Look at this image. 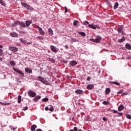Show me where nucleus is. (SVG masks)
<instances>
[{
  "instance_id": "1",
  "label": "nucleus",
  "mask_w": 131,
  "mask_h": 131,
  "mask_svg": "<svg viewBox=\"0 0 131 131\" xmlns=\"http://www.w3.org/2000/svg\"><path fill=\"white\" fill-rule=\"evenodd\" d=\"M82 24L85 26H86V25H88V27H89V28L94 29V30H96V28H97V29H100V27H99V26L97 25H94V24H90V23H89L88 20H85L84 21H83Z\"/></svg>"
},
{
  "instance_id": "2",
  "label": "nucleus",
  "mask_w": 131,
  "mask_h": 131,
  "mask_svg": "<svg viewBox=\"0 0 131 131\" xmlns=\"http://www.w3.org/2000/svg\"><path fill=\"white\" fill-rule=\"evenodd\" d=\"M90 41H93V42H95L96 43H100L102 40V37L100 35H97L95 39L91 38L90 39Z\"/></svg>"
},
{
  "instance_id": "3",
  "label": "nucleus",
  "mask_w": 131,
  "mask_h": 131,
  "mask_svg": "<svg viewBox=\"0 0 131 131\" xmlns=\"http://www.w3.org/2000/svg\"><path fill=\"white\" fill-rule=\"evenodd\" d=\"M37 78H38V80L40 81V82H42V83H43L46 85H50V82H49V81L45 80L43 77L41 76H38Z\"/></svg>"
},
{
  "instance_id": "4",
  "label": "nucleus",
  "mask_w": 131,
  "mask_h": 131,
  "mask_svg": "<svg viewBox=\"0 0 131 131\" xmlns=\"http://www.w3.org/2000/svg\"><path fill=\"white\" fill-rule=\"evenodd\" d=\"M21 6L23 7H24V8H26V9H27V10H30V11H33V8H32L30 5L27 4V3H21Z\"/></svg>"
},
{
  "instance_id": "5",
  "label": "nucleus",
  "mask_w": 131,
  "mask_h": 131,
  "mask_svg": "<svg viewBox=\"0 0 131 131\" xmlns=\"http://www.w3.org/2000/svg\"><path fill=\"white\" fill-rule=\"evenodd\" d=\"M13 70H14V71H15V72L19 73L21 77H25V76H24V73H23V72H22V71L16 68H13Z\"/></svg>"
},
{
  "instance_id": "6",
  "label": "nucleus",
  "mask_w": 131,
  "mask_h": 131,
  "mask_svg": "<svg viewBox=\"0 0 131 131\" xmlns=\"http://www.w3.org/2000/svg\"><path fill=\"white\" fill-rule=\"evenodd\" d=\"M124 92V90L123 89L120 90L119 92H117V95H120V94H121V96L124 97V96H127L128 95V92Z\"/></svg>"
},
{
  "instance_id": "7",
  "label": "nucleus",
  "mask_w": 131,
  "mask_h": 131,
  "mask_svg": "<svg viewBox=\"0 0 131 131\" xmlns=\"http://www.w3.org/2000/svg\"><path fill=\"white\" fill-rule=\"evenodd\" d=\"M28 95L29 97H30V98H34L36 96V93L35 92H33L31 90H29L28 92Z\"/></svg>"
},
{
  "instance_id": "8",
  "label": "nucleus",
  "mask_w": 131,
  "mask_h": 131,
  "mask_svg": "<svg viewBox=\"0 0 131 131\" xmlns=\"http://www.w3.org/2000/svg\"><path fill=\"white\" fill-rule=\"evenodd\" d=\"M50 49L51 50L52 52L53 53H58L59 52V49L57 48L55 46L51 45L50 46Z\"/></svg>"
},
{
  "instance_id": "9",
  "label": "nucleus",
  "mask_w": 131,
  "mask_h": 131,
  "mask_svg": "<svg viewBox=\"0 0 131 131\" xmlns=\"http://www.w3.org/2000/svg\"><path fill=\"white\" fill-rule=\"evenodd\" d=\"M117 31L118 33H121L122 35H124L125 33L123 31V27L121 26L118 28Z\"/></svg>"
},
{
  "instance_id": "10",
  "label": "nucleus",
  "mask_w": 131,
  "mask_h": 131,
  "mask_svg": "<svg viewBox=\"0 0 131 131\" xmlns=\"http://www.w3.org/2000/svg\"><path fill=\"white\" fill-rule=\"evenodd\" d=\"M17 24L19 26V28L20 29H21V28H25V27H26V25L23 21L20 22V21H18L17 23Z\"/></svg>"
},
{
  "instance_id": "11",
  "label": "nucleus",
  "mask_w": 131,
  "mask_h": 131,
  "mask_svg": "<svg viewBox=\"0 0 131 131\" xmlns=\"http://www.w3.org/2000/svg\"><path fill=\"white\" fill-rule=\"evenodd\" d=\"M9 50L12 52H18V48L16 47L10 46L9 47Z\"/></svg>"
},
{
  "instance_id": "12",
  "label": "nucleus",
  "mask_w": 131,
  "mask_h": 131,
  "mask_svg": "<svg viewBox=\"0 0 131 131\" xmlns=\"http://www.w3.org/2000/svg\"><path fill=\"white\" fill-rule=\"evenodd\" d=\"M40 98H41V97L40 96H35L34 98L33 99V101L34 102H38V100H40Z\"/></svg>"
},
{
  "instance_id": "13",
  "label": "nucleus",
  "mask_w": 131,
  "mask_h": 131,
  "mask_svg": "<svg viewBox=\"0 0 131 131\" xmlns=\"http://www.w3.org/2000/svg\"><path fill=\"white\" fill-rule=\"evenodd\" d=\"M25 71L27 73H29V74H32V70H31V69H30V68H26L25 69Z\"/></svg>"
},
{
  "instance_id": "14",
  "label": "nucleus",
  "mask_w": 131,
  "mask_h": 131,
  "mask_svg": "<svg viewBox=\"0 0 131 131\" xmlns=\"http://www.w3.org/2000/svg\"><path fill=\"white\" fill-rule=\"evenodd\" d=\"M10 36H11V37L17 38V37H18L19 35H18L17 33L16 32H11L10 33Z\"/></svg>"
},
{
  "instance_id": "15",
  "label": "nucleus",
  "mask_w": 131,
  "mask_h": 131,
  "mask_svg": "<svg viewBox=\"0 0 131 131\" xmlns=\"http://www.w3.org/2000/svg\"><path fill=\"white\" fill-rule=\"evenodd\" d=\"M75 93L77 95H81V94H83V91L80 89H77L75 91Z\"/></svg>"
},
{
  "instance_id": "16",
  "label": "nucleus",
  "mask_w": 131,
  "mask_h": 131,
  "mask_svg": "<svg viewBox=\"0 0 131 131\" xmlns=\"http://www.w3.org/2000/svg\"><path fill=\"white\" fill-rule=\"evenodd\" d=\"M32 24V21L30 20H28L26 21V26H27V27H29V26H30V24Z\"/></svg>"
},
{
  "instance_id": "17",
  "label": "nucleus",
  "mask_w": 131,
  "mask_h": 131,
  "mask_svg": "<svg viewBox=\"0 0 131 131\" xmlns=\"http://www.w3.org/2000/svg\"><path fill=\"white\" fill-rule=\"evenodd\" d=\"M70 65H71V66H76L77 65V62L75 60H72L70 62Z\"/></svg>"
},
{
  "instance_id": "18",
  "label": "nucleus",
  "mask_w": 131,
  "mask_h": 131,
  "mask_svg": "<svg viewBox=\"0 0 131 131\" xmlns=\"http://www.w3.org/2000/svg\"><path fill=\"white\" fill-rule=\"evenodd\" d=\"M94 84H89L87 85L86 89L87 90H93L94 89Z\"/></svg>"
},
{
  "instance_id": "19",
  "label": "nucleus",
  "mask_w": 131,
  "mask_h": 131,
  "mask_svg": "<svg viewBox=\"0 0 131 131\" xmlns=\"http://www.w3.org/2000/svg\"><path fill=\"white\" fill-rule=\"evenodd\" d=\"M123 109H124V106H123V105L121 104L118 106V111H119V112L122 111V110H123Z\"/></svg>"
},
{
  "instance_id": "20",
  "label": "nucleus",
  "mask_w": 131,
  "mask_h": 131,
  "mask_svg": "<svg viewBox=\"0 0 131 131\" xmlns=\"http://www.w3.org/2000/svg\"><path fill=\"white\" fill-rule=\"evenodd\" d=\"M109 83H111V84H115L116 85H117L118 86H120V84L118 83V82L116 81H110Z\"/></svg>"
},
{
  "instance_id": "21",
  "label": "nucleus",
  "mask_w": 131,
  "mask_h": 131,
  "mask_svg": "<svg viewBox=\"0 0 131 131\" xmlns=\"http://www.w3.org/2000/svg\"><path fill=\"white\" fill-rule=\"evenodd\" d=\"M125 41V38L124 37V36H122L121 39H119L118 40V42H119V43H121V42H123V41Z\"/></svg>"
},
{
  "instance_id": "22",
  "label": "nucleus",
  "mask_w": 131,
  "mask_h": 131,
  "mask_svg": "<svg viewBox=\"0 0 131 131\" xmlns=\"http://www.w3.org/2000/svg\"><path fill=\"white\" fill-rule=\"evenodd\" d=\"M111 92V89L110 88H107L105 89V95L107 96V95H109L110 94V92Z\"/></svg>"
},
{
  "instance_id": "23",
  "label": "nucleus",
  "mask_w": 131,
  "mask_h": 131,
  "mask_svg": "<svg viewBox=\"0 0 131 131\" xmlns=\"http://www.w3.org/2000/svg\"><path fill=\"white\" fill-rule=\"evenodd\" d=\"M38 31H39V33L40 34V35H45V31L42 30V28H40Z\"/></svg>"
},
{
  "instance_id": "24",
  "label": "nucleus",
  "mask_w": 131,
  "mask_h": 131,
  "mask_svg": "<svg viewBox=\"0 0 131 131\" xmlns=\"http://www.w3.org/2000/svg\"><path fill=\"white\" fill-rule=\"evenodd\" d=\"M48 33H49L50 35H54V31L52 30L51 28H49L48 30Z\"/></svg>"
},
{
  "instance_id": "25",
  "label": "nucleus",
  "mask_w": 131,
  "mask_h": 131,
  "mask_svg": "<svg viewBox=\"0 0 131 131\" xmlns=\"http://www.w3.org/2000/svg\"><path fill=\"white\" fill-rule=\"evenodd\" d=\"M37 127L36 125H32L31 127V131H35V129Z\"/></svg>"
},
{
  "instance_id": "26",
  "label": "nucleus",
  "mask_w": 131,
  "mask_h": 131,
  "mask_svg": "<svg viewBox=\"0 0 131 131\" xmlns=\"http://www.w3.org/2000/svg\"><path fill=\"white\" fill-rule=\"evenodd\" d=\"M73 25H74V26H77V27H78V26H79V24L78 20H75L73 22Z\"/></svg>"
},
{
  "instance_id": "27",
  "label": "nucleus",
  "mask_w": 131,
  "mask_h": 131,
  "mask_svg": "<svg viewBox=\"0 0 131 131\" xmlns=\"http://www.w3.org/2000/svg\"><path fill=\"white\" fill-rule=\"evenodd\" d=\"M119 6V4H118V2H116L114 6V10H117V8H118V6Z\"/></svg>"
},
{
  "instance_id": "28",
  "label": "nucleus",
  "mask_w": 131,
  "mask_h": 131,
  "mask_svg": "<svg viewBox=\"0 0 131 131\" xmlns=\"http://www.w3.org/2000/svg\"><path fill=\"white\" fill-rule=\"evenodd\" d=\"M125 48L127 50H131V46L128 43H126Z\"/></svg>"
},
{
  "instance_id": "29",
  "label": "nucleus",
  "mask_w": 131,
  "mask_h": 131,
  "mask_svg": "<svg viewBox=\"0 0 131 131\" xmlns=\"http://www.w3.org/2000/svg\"><path fill=\"white\" fill-rule=\"evenodd\" d=\"M78 34H80V35H81L82 36H85L86 34L84 32H78Z\"/></svg>"
},
{
  "instance_id": "30",
  "label": "nucleus",
  "mask_w": 131,
  "mask_h": 131,
  "mask_svg": "<svg viewBox=\"0 0 131 131\" xmlns=\"http://www.w3.org/2000/svg\"><path fill=\"white\" fill-rule=\"evenodd\" d=\"M0 4L3 6V7H6V3L4 0H0Z\"/></svg>"
},
{
  "instance_id": "31",
  "label": "nucleus",
  "mask_w": 131,
  "mask_h": 131,
  "mask_svg": "<svg viewBox=\"0 0 131 131\" xmlns=\"http://www.w3.org/2000/svg\"><path fill=\"white\" fill-rule=\"evenodd\" d=\"M22 97L20 95H18V98H17V102L18 104H20L21 103V99Z\"/></svg>"
},
{
  "instance_id": "32",
  "label": "nucleus",
  "mask_w": 131,
  "mask_h": 131,
  "mask_svg": "<svg viewBox=\"0 0 131 131\" xmlns=\"http://www.w3.org/2000/svg\"><path fill=\"white\" fill-rule=\"evenodd\" d=\"M109 111L110 112H112L113 113H114V114H117V113L118 112L117 111H116L115 110H112L111 108L109 109Z\"/></svg>"
},
{
  "instance_id": "33",
  "label": "nucleus",
  "mask_w": 131,
  "mask_h": 131,
  "mask_svg": "<svg viewBox=\"0 0 131 131\" xmlns=\"http://www.w3.org/2000/svg\"><path fill=\"white\" fill-rule=\"evenodd\" d=\"M10 64L11 66H16V62L14 61L13 60H12L10 62Z\"/></svg>"
},
{
  "instance_id": "34",
  "label": "nucleus",
  "mask_w": 131,
  "mask_h": 131,
  "mask_svg": "<svg viewBox=\"0 0 131 131\" xmlns=\"http://www.w3.org/2000/svg\"><path fill=\"white\" fill-rule=\"evenodd\" d=\"M37 39H38L39 40H43L45 38H43V37L39 36L37 37Z\"/></svg>"
},
{
  "instance_id": "35",
  "label": "nucleus",
  "mask_w": 131,
  "mask_h": 131,
  "mask_svg": "<svg viewBox=\"0 0 131 131\" xmlns=\"http://www.w3.org/2000/svg\"><path fill=\"white\" fill-rule=\"evenodd\" d=\"M71 41H72V42H76L78 41V40L74 38H72Z\"/></svg>"
},
{
  "instance_id": "36",
  "label": "nucleus",
  "mask_w": 131,
  "mask_h": 131,
  "mask_svg": "<svg viewBox=\"0 0 131 131\" xmlns=\"http://www.w3.org/2000/svg\"><path fill=\"white\" fill-rule=\"evenodd\" d=\"M33 28H36V29H38V30H39V29L41 28L40 27L36 25H33Z\"/></svg>"
},
{
  "instance_id": "37",
  "label": "nucleus",
  "mask_w": 131,
  "mask_h": 131,
  "mask_svg": "<svg viewBox=\"0 0 131 131\" xmlns=\"http://www.w3.org/2000/svg\"><path fill=\"white\" fill-rule=\"evenodd\" d=\"M19 40L20 42H22L23 43H26V40H24L23 38H20Z\"/></svg>"
},
{
  "instance_id": "38",
  "label": "nucleus",
  "mask_w": 131,
  "mask_h": 131,
  "mask_svg": "<svg viewBox=\"0 0 131 131\" xmlns=\"http://www.w3.org/2000/svg\"><path fill=\"white\" fill-rule=\"evenodd\" d=\"M49 111H51V112H53V111H54V106L53 105H51V107L49 108Z\"/></svg>"
},
{
  "instance_id": "39",
  "label": "nucleus",
  "mask_w": 131,
  "mask_h": 131,
  "mask_svg": "<svg viewBox=\"0 0 131 131\" xmlns=\"http://www.w3.org/2000/svg\"><path fill=\"white\" fill-rule=\"evenodd\" d=\"M49 61H50V62H51L52 63H55V62H56V61L55 60V59H53V58H49Z\"/></svg>"
},
{
  "instance_id": "40",
  "label": "nucleus",
  "mask_w": 131,
  "mask_h": 131,
  "mask_svg": "<svg viewBox=\"0 0 131 131\" xmlns=\"http://www.w3.org/2000/svg\"><path fill=\"white\" fill-rule=\"evenodd\" d=\"M117 114L118 115L117 116L118 117H119L120 116H122L123 114V113H119L118 112V113H117Z\"/></svg>"
},
{
  "instance_id": "41",
  "label": "nucleus",
  "mask_w": 131,
  "mask_h": 131,
  "mask_svg": "<svg viewBox=\"0 0 131 131\" xmlns=\"http://www.w3.org/2000/svg\"><path fill=\"white\" fill-rule=\"evenodd\" d=\"M18 21H16L15 22H14V23L12 25V27H16V26H17V25H18V24L17 23Z\"/></svg>"
},
{
  "instance_id": "42",
  "label": "nucleus",
  "mask_w": 131,
  "mask_h": 131,
  "mask_svg": "<svg viewBox=\"0 0 131 131\" xmlns=\"http://www.w3.org/2000/svg\"><path fill=\"white\" fill-rule=\"evenodd\" d=\"M102 104H103V105H108V104H109V102L107 101H104L102 102Z\"/></svg>"
},
{
  "instance_id": "43",
  "label": "nucleus",
  "mask_w": 131,
  "mask_h": 131,
  "mask_svg": "<svg viewBox=\"0 0 131 131\" xmlns=\"http://www.w3.org/2000/svg\"><path fill=\"white\" fill-rule=\"evenodd\" d=\"M3 52L4 51L2 49H0V57L3 56V55L4 54Z\"/></svg>"
},
{
  "instance_id": "44",
  "label": "nucleus",
  "mask_w": 131,
  "mask_h": 131,
  "mask_svg": "<svg viewBox=\"0 0 131 131\" xmlns=\"http://www.w3.org/2000/svg\"><path fill=\"white\" fill-rule=\"evenodd\" d=\"M126 118H127V119H130V120L131 119V116L129 114H127L126 115Z\"/></svg>"
},
{
  "instance_id": "45",
  "label": "nucleus",
  "mask_w": 131,
  "mask_h": 131,
  "mask_svg": "<svg viewBox=\"0 0 131 131\" xmlns=\"http://www.w3.org/2000/svg\"><path fill=\"white\" fill-rule=\"evenodd\" d=\"M48 101H49V98H45L42 99L43 102H48Z\"/></svg>"
},
{
  "instance_id": "46",
  "label": "nucleus",
  "mask_w": 131,
  "mask_h": 131,
  "mask_svg": "<svg viewBox=\"0 0 131 131\" xmlns=\"http://www.w3.org/2000/svg\"><path fill=\"white\" fill-rule=\"evenodd\" d=\"M112 122H113V123H114V124H116V120H115L114 119H112Z\"/></svg>"
},
{
  "instance_id": "47",
  "label": "nucleus",
  "mask_w": 131,
  "mask_h": 131,
  "mask_svg": "<svg viewBox=\"0 0 131 131\" xmlns=\"http://www.w3.org/2000/svg\"><path fill=\"white\" fill-rule=\"evenodd\" d=\"M27 109H28V107L27 106H25V107H24V108H23V110L24 111H26V110H27Z\"/></svg>"
},
{
  "instance_id": "48",
  "label": "nucleus",
  "mask_w": 131,
  "mask_h": 131,
  "mask_svg": "<svg viewBox=\"0 0 131 131\" xmlns=\"http://www.w3.org/2000/svg\"><path fill=\"white\" fill-rule=\"evenodd\" d=\"M64 13H67L68 12V9H67V7H64Z\"/></svg>"
},
{
  "instance_id": "49",
  "label": "nucleus",
  "mask_w": 131,
  "mask_h": 131,
  "mask_svg": "<svg viewBox=\"0 0 131 131\" xmlns=\"http://www.w3.org/2000/svg\"><path fill=\"white\" fill-rule=\"evenodd\" d=\"M63 63H64V64H67V63H68V61H67L66 60H63Z\"/></svg>"
},
{
  "instance_id": "50",
  "label": "nucleus",
  "mask_w": 131,
  "mask_h": 131,
  "mask_svg": "<svg viewBox=\"0 0 131 131\" xmlns=\"http://www.w3.org/2000/svg\"><path fill=\"white\" fill-rule=\"evenodd\" d=\"M9 128H10V129H11V130H12L13 128H14V127H13V125H10Z\"/></svg>"
},
{
  "instance_id": "51",
  "label": "nucleus",
  "mask_w": 131,
  "mask_h": 131,
  "mask_svg": "<svg viewBox=\"0 0 131 131\" xmlns=\"http://www.w3.org/2000/svg\"><path fill=\"white\" fill-rule=\"evenodd\" d=\"M27 45H31V43H32V42L31 41H30V42H27L26 41V43Z\"/></svg>"
},
{
  "instance_id": "52",
  "label": "nucleus",
  "mask_w": 131,
  "mask_h": 131,
  "mask_svg": "<svg viewBox=\"0 0 131 131\" xmlns=\"http://www.w3.org/2000/svg\"><path fill=\"white\" fill-rule=\"evenodd\" d=\"M45 110H46V111H49V107L46 106L45 107Z\"/></svg>"
},
{
  "instance_id": "53",
  "label": "nucleus",
  "mask_w": 131,
  "mask_h": 131,
  "mask_svg": "<svg viewBox=\"0 0 131 131\" xmlns=\"http://www.w3.org/2000/svg\"><path fill=\"white\" fill-rule=\"evenodd\" d=\"M65 49H66V50H68V49H69V47H68V45H66L64 46Z\"/></svg>"
},
{
  "instance_id": "54",
  "label": "nucleus",
  "mask_w": 131,
  "mask_h": 131,
  "mask_svg": "<svg viewBox=\"0 0 131 131\" xmlns=\"http://www.w3.org/2000/svg\"><path fill=\"white\" fill-rule=\"evenodd\" d=\"M102 120L103 121H107V119L105 117L102 118Z\"/></svg>"
},
{
  "instance_id": "55",
  "label": "nucleus",
  "mask_w": 131,
  "mask_h": 131,
  "mask_svg": "<svg viewBox=\"0 0 131 131\" xmlns=\"http://www.w3.org/2000/svg\"><path fill=\"white\" fill-rule=\"evenodd\" d=\"M74 131H77L78 130L77 127H74Z\"/></svg>"
},
{
  "instance_id": "56",
  "label": "nucleus",
  "mask_w": 131,
  "mask_h": 131,
  "mask_svg": "<svg viewBox=\"0 0 131 131\" xmlns=\"http://www.w3.org/2000/svg\"><path fill=\"white\" fill-rule=\"evenodd\" d=\"M87 80L88 81H90V80H91V77L89 76L88 78H87Z\"/></svg>"
},
{
  "instance_id": "57",
  "label": "nucleus",
  "mask_w": 131,
  "mask_h": 131,
  "mask_svg": "<svg viewBox=\"0 0 131 131\" xmlns=\"http://www.w3.org/2000/svg\"><path fill=\"white\" fill-rule=\"evenodd\" d=\"M17 129V127H13V129H12V130L13 131H15V130H16Z\"/></svg>"
},
{
  "instance_id": "58",
  "label": "nucleus",
  "mask_w": 131,
  "mask_h": 131,
  "mask_svg": "<svg viewBox=\"0 0 131 131\" xmlns=\"http://www.w3.org/2000/svg\"><path fill=\"white\" fill-rule=\"evenodd\" d=\"M36 131H42L41 129H37Z\"/></svg>"
},
{
  "instance_id": "59",
  "label": "nucleus",
  "mask_w": 131,
  "mask_h": 131,
  "mask_svg": "<svg viewBox=\"0 0 131 131\" xmlns=\"http://www.w3.org/2000/svg\"><path fill=\"white\" fill-rule=\"evenodd\" d=\"M0 104H1V105H5V103H4L3 102H2L0 101Z\"/></svg>"
},
{
  "instance_id": "60",
  "label": "nucleus",
  "mask_w": 131,
  "mask_h": 131,
  "mask_svg": "<svg viewBox=\"0 0 131 131\" xmlns=\"http://www.w3.org/2000/svg\"><path fill=\"white\" fill-rule=\"evenodd\" d=\"M0 49H3V46L2 45H0Z\"/></svg>"
},
{
  "instance_id": "61",
  "label": "nucleus",
  "mask_w": 131,
  "mask_h": 131,
  "mask_svg": "<svg viewBox=\"0 0 131 131\" xmlns=\"http://www.w3.org/2000/svg\"><path fill=\"white\" fill-rule=\"evenodd\" d=\"M111 3L110 2H107V5H110Z\"/></svg>"
},
{
  "instance_id": "62",
  "label": "nucleus",
  "mask_w": 131,
  "mask_h": 131,
  "mask_svg": "<svg viewBox=\"0 0 131 131\" xmlns=\"http://www.w3.org/2000/svg\"><path fill=\"white\" fill-rule=\"evenodd\" d=\"M72 120H74V117H72Z\"/></svg>"
},
{
  "instance_id": "63",
  "label": "nucleus",
  "mask_w": 131,
  "mask_h": 131,
  "mask_svg": "<svg viewBox=\"0 0 131 131\" xmlns=\"http://www.w3.org/2000/svg\"><path fill=\"white\" fill-rule=\"evenodd\" d=\"M0 61H3V58H2V57H0Z\"/></svg>"
},
{
  "instance_id": "64",
  "label": "nucleus",
  "mask_w": 131,
  "mask_h": 131,
  "mask_svg": "<svg viewBox=\"0 0 131 131\" xmlns=\"http://www.w3.org/2000/svg\"><path fill=\"white\" fill-rule=\"evenodd\" d=\"M69 131H74V130H73V129H71V130H70Z\"/></svg>"
}]
</instances>
